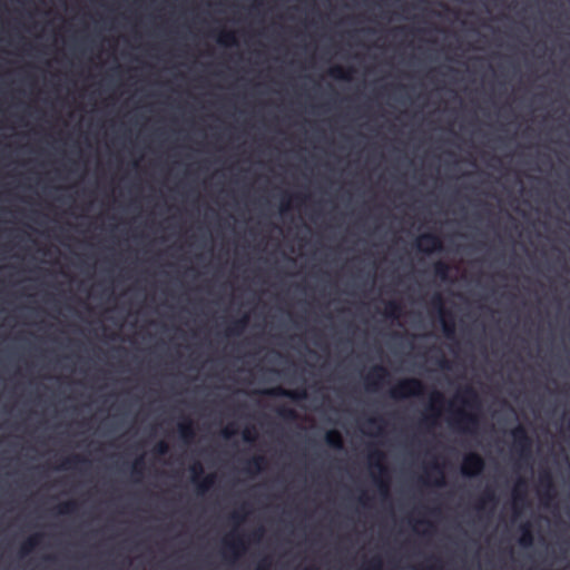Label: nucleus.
I'll return each instance as SVG.
<instances>
[{"mask_svg":"<svg viewBox=\"0 0 570 570\" xmlns=\"http://www.w3.org/2000/svg\"><path fill=\"white\" fill-rule=\"evenodd\" d=\"M326 444L335 450L343 449V438L342 434L336 430H331L325 435Z\"/></svg>","mask_w":570,"mask_h":570,"instance_id":"19","label":"nucleus"},{"mask_svg":"<svg viewBox=\"0 0 570 570\" xmlns=\"http://www.w3.org/2000/svg\"><path fill=\"white\" fill-rule=\"evenodd\" d=\"M169 451V445L167 442L165 441H159L155 448H154V452L157 454V455H165L167 454Z\"/></svg>","mask_w":570,"mask_h":570,"instance_id":"33","label":"nucleus"},{"mask_svg":"<svg viewBox=\"0 0 570 570\" xmlns=\"http://www.w3.org/2000/svg\"><path fill=\"white\" fill-rule=\"evenodd\" d=\"M41 537L40 533H36L28 538L20 548L21 556L30 553L40 543Z\"/></svg>","mask_w":570,"mask_h":570,"instance_id":"20","label":"nucleus"},{"mask_svg":"<svg viewBox=\"0 0 570 570\" xmlns=\"http://www.w3.org/2000/svg\"><path fill=\"white\" fill-rule=\"evenodd\" d=\"M144 470V460L142 458L137 459L132 464V473L135 475H141Z\"/></svg>","mask_w":570,"mask_h":570,"instance_id":"35","label":"nucleus"},{"mask_svg":"<svg viewBox=\"0 0 570 570\" xmlns=\"http://www.w3.org/2000/svg\"><path fill=\"white\" fill-rule=\"evenodd\" d=\"M276 412L278 416L287 421H294L297 419V412L287 406H279Z\"/></svg>","mask_w":570,"mask_h":570,"instance_id":"29","label":"nucleus"},{"mask_svg":"<svg viewBox=\"0 0 570 570\" xmlns=\"http://www.w3.org/2000/svg\"><path fill=\"white\" fill-rule=\"evenodd\" d=\"M224 546L225 556L229 557L233 561L237 560L246 551V543L239 534H232V539L226 538Z\"/></svg>","mask_w":570,"mask_h":570,"instance_id":"8","label":"nucleus"},{"mask_svg":"<svg viewBox=\"0 0 570 570\" xmlns=\"http://www.w3.org/2000/svg\"><path fill=\"white\" fill-rule=\"evenodd\" d=\"M78 509V503L76 501H66L60 503L57 507L58 514H73Z\"/></svg>","mask_w":570,"mask_h":570,"instance_id":"27","label":"nucleus"},{"mask_svg":"<svg viewBox=\"0 0 570 570\" xmlns=\"http://www.w3.org/2000/svg\"><path fill=\"white\" fill-rule=\"evenodd\" d=\"M401 312H402V306L399 302L396 301H387L385 303V311H384V315L386 317H390V318H397L400 315H401Z\"/></svg>","mask_w":570,"mask_h":570,"instance_id":"22","label":"nucleus"},{"mask_svg":"<svg viewBox=\"0 0 570 570\" xmlns=\"http://www.w3.org/2000/svg\"><path fill=\"white\" fill-rule=\"evenodd\" d=\"M464 406L470 409H479L480 400L476 391L471 386H465L458 395Z\"/></svg>","mask_w":570,"mask_h":570,"instance_id":"12","label":"nucleus"},{"mask_svg":"<svg viewBox=\"0 0 570 570\" xmlns=\"http://www.w3.org/2000/svg\"><path fill=\"white\" fill-rule=\"evenodd\" d=\"M514 442V449L518 451L521 459L529 460L531 458L532 441L522 425L515 426L511 431Z\"/></svg>","mask_w":570,"mask_h":570,"instance_id":"4","label":"nucleus"},{"mask_svg":"<svg viewBox=\"0 0 570 570\" xmlns=\"http://www.w3.org/2000/svg\"><path fill=\"white\" fill-rule=\"evenodd\" d=\"M425 393L424 383L416 377H406L399 381L391 390L390 396L395 400L411 396H422Z\"/></svg>","mask_w":570,"mask_h":570,"instance_id":"1","label":"nucleus"},{"mask_svg":"<svg viewBox=\"0 0 570 570\" xmlns=\"http://www.w3.org/2000/svg\"><path fill=\"white\" fill-rule=\"evenodd\" d=\"M431 305L439 313L444 336L446 338H453L455 335V322L452 314L445 309L444 301L440 293L433 295L431 298Z\"/></svg>","mask_w":570,"mask_h":570,"instance_id":"2","label":"nucleus"},{"mask_svg":"<svg viewBox=\"0 0 570 570\" xmlns=\"http://www.w3.org/2000/svg\"><path fill=\"white\" fill-rule=\"evenodd\" d=\"M521 537L519 542L523 547H530L533 543V534L529 523H524L520 527Z\"/></svg>","mask_w":570,"mask_h":570,"instance_id":"23","label":"nucleus"},{"mask_svg":"<svg viewBox=\"0 0 570 570\" xmlns=\"http://www.w3.org/2000/svg\"><path fill=\"white\" fill-rule=\"evenodd\" d=\"M350 71L345 70L341 66H334L328 70V75L334 79L347 80L350 79Z\"/></svg>","mask_w":570,"mask_h":570,"instance_id":"28","label":"nucleus"},{"mask_svg":"<svg viewBox=\"0 0 570 570\" xmlns=\"http://www.w3.org/2000/svg\"><path fill=\"white\" fill-rule=\"evenodd\" d=\"M264 395L273 396V397H288L293 401H302L307 397V393L304 389L302 390H287L282 386H275L271 389L263 390L261 392Z\"/></svg>","mask_w":570,"mask_h":570,"instance_id":"10","label":"nucleus"},{"mask_svg":"<svg viewBox=\"0 0 570 570\" xmlns=\"http://www.w3.org/2000/svg\"><path fill=\"white\" fill-rule=\"evenodd\" d=\"M389 376V371L382 366H374L365 376V384L367 390H377L382 383L385 382Z\"/></svg>","mask_w":570,"mask_h":570,"instance_id":"11","label":"nucleus"},{"mask_svg":"<svg viewBox=\"0 0 570 570\" xmlns=\"http://www.w3.org/2000/svg\"><path fill=\"white\" fill-rule=\"evenodd\" d=\"M262 534H263V530H262V529H259V530H257V531H255V532L253 533V537H254L255 539H257V540H258V539H261V538H262Z\"/></svg>","mask_w":570,"mask_h":570,"instance_id":"40","label":"nucleus"},{"mask_svg":"<svg viewBox=\"0 0 570 570\" xmlns=\"http://www.w3.org/2000/svg\"><path fill=\"white\" fill-rule=\"evenodd\" d=\"M385 459V454L379 449H371L368 452V462L370 465L377 469L380 476L375 478V482L377 484L379 491L382 495L386 497L389 494V481L383 478L387 475V469L383 464Z\"/></svg>","mask_w":570,"mask_h":570,"instance_id":"3","label":"nucleus"},{"mask_svg":"<svg viewBox=\"0 0 570 570\" xmlns=\"http://www.w3.org/2000/svg\"><path fill=\"white\" fill-rule=\"evenodd\" d=\"M87 460L81 455H72L70 458H67L63 460L62 464L60 465V469L62 470H70L75 469L79 463H86Z\"/></svg>","mask_w":570,"mask_h":570,"instance_id":"26","label":"nucleus"},{"mask_svg":"<svg viewBox=\"0 0 570 570\" xmlns=\"http://www.w3.org/2000/svg\"><path fill=\"white\" fill-rule=\"evenodd\" d=\"M248 324V316L244 315L243 317L235 320L227 327L226 335H240Z\"/></svg>","mask_w":570,"mask_h":570,"instance_id":"17","label":"nucleus"},{"mask_svg":"<svg viewBox=\"0 0 570 570\" xmlns=\"http://www.w3.org/2000/svg\"><path fill=\"white\" fill-rule=\"evenodd\" d=\"M222 434L225 439H230L233 435L236 434V430L232 426H227L222 431Z\"/></svg>","mask_w":570,"mask_h":570,"instance_id":"36","label":"nucleus"},{"mask_svg":"<svg viewBox=\"0 0 570 570\" xmlns=\"http://www.w3.org/2000/svg\"><path fill=\"white\" fill-rule=\"evenodd\" d=\"M484 468L483 458L476 452H470L463 458L461 473L466 478H475L483 472Z\"/></svg>","mask_w":570,"mask_h":570,"instance_id":"5","label":"nucleus"},{"mask_svg":"<svg viewBox=\"0 0 570 570\" xmlns=\"http://www.w3.org/2000/svg\"><path fill=\"white\" fill-rule=\"evenodd\" d=\"M312 570H316V569H312Z\"/></svg>","mask_w":570,"mask_h":570,"instance_id":"43","label":"nucleus"},{"mask_svg":"<svg viewBox=\"0 0 570 570\" xmlns=\"http://www.w3.org/2000/svg\"><path fill=\"white\" fill-rule=\"evenodd\" d=\"M190 472L193 474V482L197 485L199 493H204L210 487H213V484L215 482V475L208 474V475L202 478V475L204 473V469L199 462H196L190 466Z\"/></svg>","mask_w":570,"mask_h":570,"instance_id":"7","label":"nucleus"},{"mask_svg":"<svg viewBox=\"0 0 570 570\" xmlns=\"http://www.w3.org/2000/svg\"><path fill=\"white\" fill-rule=\"evenodd\" d=\"M257 438V433L254 429H245L243 431V440L245 442H254Z\"/></svg>","mask_w":570,"mask_h":570,"instance_id":"34","label":"nucleus"},{"mask_svg":"<svg viewBox=\"0 0 570 570\" xmlns=\"http://www.w3.org/2000/svg\"><path fill=\"white\" fill-rule=\"evenodd\" d=\"M256 570H269V562H267L266 560H263Z\"/></svg>","mask_w":570,"mask_h":570,"instance_id":"37","label":"nucleus"},{"mask_svg":"<svg viewBox=\"0 0 570 570\" xmlns=\"http://www.w3.org/2000/svg\"><path fill=\"white\" fill-rule=\"evenodd\" d=\"M178 432L184 442L190 443L195 438L193 421L185 417L180 423H178Z\"/></svg>","mask_w":570,"mask_h":570,"instance_id":"15","label":"nucleus"},{"mask_svg":"<svg viewBox=\"0 0 570 570\" xmlns=\"http://www.w3.org/2000/svg\"><path fill=\"white\" fill-rule=\"evenodd\" d=\"M527 503V481L524 479H519L513 489V508L515 512H518L519 505H524Z\"/></svg>","mask_w":570,"mask_h":570,"instance_id":"13","label":"nucleus"},{"mask_svg":"<svg viewBox=\"0 0 570 570\" xmlns=\"http://www.w3.org/2000/svg\"><path fill=\"white\" fill-rule=\"evenodd\" d=\"M540 487H541V491H540V495L542 499H547V500H550L554 497L553 494V491H554V485H553V480H552V476L549 472H544L540 475Z\"/></svg>","mask_w":570,"mask_h":570,"instance_id":"14","label":"nucleus"},{"mask_svg":"<svg viewBox=\"0 0 570 570\" xmlns=\"http://www.w3.org/2000/svg\"><path fill=\"white\" fill-rule=\"evenodd\" d=\"M436 562L433 563L432 566L428 567L425 570H442V567L439 562V560H435Z\"/></svg>","mask_w":570,"mask_h":570,"instance_id":"38","label":"nucleus"},{"mask_svg":"<svg viewBox=\"0 0 570 570\" xmlns=\"http://www.w3.org/2000/svg\"><path fill=\"white\" fill-rule=\"evenodd\" d=\"M366 501H367V497L365 494L361 495L360 497V502L365 505L366 504Z\"/></svg>","mask_w":570,"mask_h":570,"instance_id":"42","label":"nucleus"},{"mask_svg":"<svg viewBox=\"0 0 570 570\" xmlns=\"http://www.w3.org/2000/svg\"><path fill=\"white\" fill-rule=\"evenodd\" d=\"M443 402H444V396L441 392L433 391L431 393V406H430L431 414L425 416V419H424L425 423H430V424L435 423V419L439 416V411L435 410L434 405L442 404Z\"/></svg>","mask_w":570,"mask_h":570,"instance_id":"16","label":"nucleus"},{"mask_svg":"<svg viewBox=\"0 0 570 570\" xmlns=\"http://www.w3.org/2000/svg\"><path fill=\"white\" fill-rule=\"evenodd\" d=\"M244 509H245V504L242 507L240 510L234 511L230 514L229 519L233 521V523L235 525H238L245 521L246 512L243 511Z\"/></svg>","mask_w":570,"mask_h":570,"instance_id":"31","label":"nucleus"},{"mask_svg":"<svg viewBox=\"0 0 570 570\" xmlns=\"http://www.w3.org/2000/svg\"><path fill=\"white\" fill-rule=\"evenodd\" d=\"M217 42L223 46H233L237 43L235 33L226 30H222L218 33Z\"/></svg>","mask_w":570,"mask_h":570,"instance_id":"25","label":"nucleus"},{"mask_svg":"<svg viewBox=\"0 0 570 570\" xmlns=\"http://www.w3.org/2000/svg\"><path fill=\"white\" fill-rule=\"evenodd\" d=\"M416 247L424 254H431L442 249V240L433 233H425L419 237Z\"/></svg>","mask_w":570,"mask_h":570,"instance_id":"9","label":"nucleus"},{"mask_svg":"<svg viewBox=\"0 0 570 570\" xmlns=\"http://www.w3.org/2000/svg\"><path fill=\"white\" fill-rule=\"evenodd\" d=\"M265 463L266 460L263 455L253 456L250 460L246 462L244 471L250 474L258 473L263 470Z\"/></svg>","mask_w":570,"mask_h":570,"instance_id":"18","label":"nucleus"},{"mask_svg":"<svg viewBox=\"0 0 570 570\" xmlns=\"http://www.w3.org/2000/svg\"><path fill=\"white\" fill-rule=\"evenodd\" d=\"M288 209V203H285V202H282V205H281V210L282 212H285Z\"/></svg>","mask_w":570,"mask_h":570,"instance_id":"41","label":"nucleus"},{"mask_svg":"<svg viewBox=\"0 0 570 570\" xmlns=\"http://www.w3.org/2000/svg\"><path fill=\"white\" fill-rule=\"evenodd\" d=\"M440 365H441V367H443V368H449L450 363H449V361H448V360H445V358L443 357V358H441V361H440Z\"/></svg>","mask_w":570,"mask_h":570,"instance_id":"39","label":"nucleus"},{"mask_svg":"<svg viewBox=\"0 0 570 570\" xmlns=\"http://www.w3.org/2000/svg\"><path fill=\"white\" fill-rule=\"evenodd\" d=\"M497 501L498 500H497L494 491L492 489H490V488H487L483 491V493H482V495H481V498H480V500H479V502L476 504V508L478 509H483L488 503L495 504Z\"/></svg>","mask_w":570,"mask_h":570,"instance_id":"24","label":"nucleus"},{"mask_svg":"<svg viewBox=\"0 0 570 570\" xmlns=\"http://www.w3.org/2000/svg\"><path fill=\"white\" fill-rule=\"evenodd\" d=\"M363 570H382V560L380 557L372 558Z\"/></svg>","mask_w":570,"mask_h":570,"instance_id":"32","label":"nucleus"},{"mask_svg":"<svg viewBox=\"0 0 570 570\" xmlns=\"http://www.w3.org/2000/svg\"><path fill=\"white\" fill-rule=\"evenodd\" d=\"M431 471L435 472L438 474V478L433 481V484L436 487H443L445 484L444 482V474L442 468L438 463L431 464Z\"/></svg>","mask_w":570,"mask_h":570,"instance_id":"30","label":"nucleus"},{"mask_svg":"<svg viewBox=\"0 0 570 570\" xmlns=\"http://www.w3.org/2000/svg\"><path fill=\"white\" fill-rule=\"evenodd\" d=\"M451 423L462 431L472 433L479 425V416L474 413L459 410Z\"/></svg>","mask_w":570,"mask_h":570,"instance_id":"6","label":"nucleus"},{"mask_svg":"<svg viewBox=\"0 0 570 570\" xmlns=\"http://www.w3.org/2000/svg\"><path fill=\"white\" fill-rule=\"evenodd\" d=\"M434 274L441 281H448L450 274V265L443 261H438L433 265Z\"/></svg>","mask_w":570,"mask_h":570,"instance_id":"21","label":"nucleus"}]
</instances>
